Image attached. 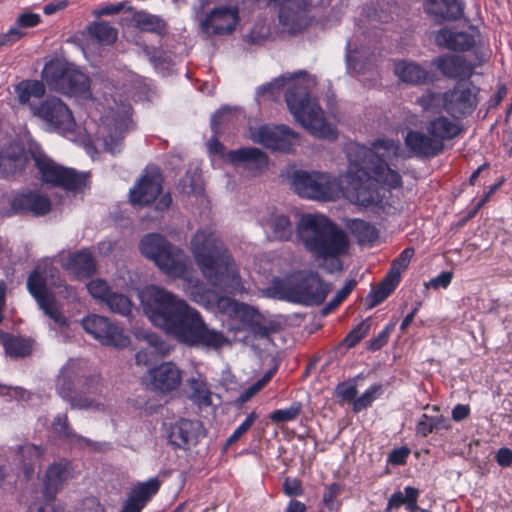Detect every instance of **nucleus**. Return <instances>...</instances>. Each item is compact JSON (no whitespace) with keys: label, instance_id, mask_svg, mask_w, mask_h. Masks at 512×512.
<instances>
[{"label":"nucleus","instance_id":"f257e3e1","mask_svg":"<svg viewBox=\"0 0 512 512\" xmlns=\"http://www.w3.org/2000/svg\"><path fill=\"white\" fill-rule=\"evenodd\" d=\"M140 299L151 322L183 345L217 350L228 342L222 332L206 325L198 310L164 288L149 286Z\"/></svg>","mask_w":512,"mask_h":512},{"label":"nucleus","instance_id":"f03ea898","mask_svg":"<svg viewBox=\"0 0 512 512\" xmlns=\"http://www.w3.org/2000/svg\"><path fill=\"white\" fill-rule=\"evenodd\" d=\"M401 147L397 141L379 139L372 148L358 143H351L346 148L350 168L346 176L350 185L342 196L364 207L380 202V195L375 182H382L392 188L402 183L401 176L392 170L387 162L398 157Z\"/></svg>","mask_w":512,"mask_h":512},{"label":"nucleus","instance_id":"7ed1b4c3","mask_svg":"<svg viewBox=\"0 0 512 512\" xmlns=\"http://www.w3.org/2000/svg\"><path fill=\"white\" fill-rule=\"evenodd\" d=\"M267 228L269 237L277 241L290 240L295 230L300 243L317 259H337L350 247L345 231L322 214H303L295 227L287 215L273 214Z\"/></svg>","mask_w":512,"mask_h":512},{"label":"nucleus","instance_id":"20e7f679","mask_svg":"<svg viewBox=\"0 0 512 512\" xmlns=\"http://www.w3.org/2000/svg\"><path fill=\"white\" fill-rule=\"evenodd\" d=\"M316 85L314 77L306 71H299L293 75H283L273 82L263 85L258 94L265 95L278 88L287 87L285 101L295 120L318 138L334 139L336 133L325 118L324 112L317 100L311 97L310 91Z\"/></svg>","mask_w":512,"mask_h":512},{"label":"nucleus","instance_id":"39448f33","mask_svg":"<svg viewBox=\"0 0 512 512\" xmlns=\"http://www.w3.org/2000/svg\"><path fill=\"white\" fill-rule=\"evenodd\" d=\"M191 247L203 276L215 290L232 294L242 288L236 265L215 231H197Z\"/></svg>","mask_w":512,"mask_h":512},{"label":"nucleus","instance_id":"423d86ee","mask_svg":"<svg viewBox=\"0 0 512 512\" xmlns=\"http://www.w3.org/2000/svg\"><path fill=\"white\" fill-rule=\"evenodd\" d=\"M139 248L142 255L153 260L157 267L169 277H186L188 273L186 255L160 234L145 235L139 243Z\"/></svg>","mask_w":512,"mask_h":512},{"label":"nucleus","instance_id":"0eeeda50","mask_svg":"<svg viewBox=\"0 0 512 512\" xmlns=\"http://www.w3.org/2000/svg\"><path fill=\"white\" fill-rule=\"evenodd\" d=\"M42 78L56 92L85 99L91 98L89 77L72 64L50 61L42 71Z\"/></svg>","mask_w":512,"mask_h":512},{"label":"nucleus","instance_id":"6e6552de","mask_svg":"<svg viewBox=\"0 0 512 512\" xmlns=\"http://www.w3.org/2000/svg\"><path fill=\"white\" fill-rule=\"evenodd\" d=\"M57 274L58 271L54 267L42 268L37 266L28 277L27 288L37 300L40 308L54 321L55 325L64 327L67 325V319L53 295L48 291V285L58 288L62 286V281Z\"/></svg>","mask_w":512,"mask_h":512},{"label":"nucleus","instance_id":"1a4fd4ad","mask_svg":"<svg viewBox=\"0 0 512 512\" xmlns=\"http://www.w3.org/2000/svg\"><path fill=\"white\" fill-rule=\"evenodd\" d=\"M43 183L61 188L67 192L83 193L90 187V174L64 167L42 154H33Z\"/></svg>","mask_w":512,"mask_h":512},{"label":"nucleus","instance_id":"9d476101","mask_svg":"<svg viewBox=\"0 0 512 512\" xmlns=\"http://www.w3.org/2000/svg\"><path fill=\"white\" fill-rule=\"evenodd\" d=\"M294 191L303 198L333 201L344 194L340 181L323 172L297 170L292 176Z\"/></svg>","mask_w":512,"mask_h":512},{"label":"nucleus","instance_id":"9b49d317","mask_svg":"<svg viewBox=\"0 0 512 512\" xmlns=\"http://www.w3.org/2000/svg\"><path fill=\"white\" fill-rule=\"evenodd\" d=\"M331 286L322 281L317 273L299 274L281 290V298L303 305H319L324 302Z\"/></svg>","mask_w":512,"mask_h":512},{"label":"nucleus","instance_id":"f8f14e48","mask_svg":"<svg viewBox=\"0 0 512 512\" xmlns=\"http://www.w3.org/2000/svg\"><path fill=\"white\" fill-rule=\"evenodd\" d=\"M251 139L270 150L280 152H290L300 144V135L286 125H263L251 131Z\"/></svg>","mask_w":512,"mask_h":512},{"label":"nucleus","instance_id":"ddd939ff","mask_svg":"<svg viewBox=\"0 0 512 512\" xmlns=\"http://www.w3.org/2000/svg\"><path fill=\"white\" fill-rule=\"evenodd\" d=\"M81 325L88 334L105 346L122 348L129 344V338L123 329L105 316L88 315L81 321Z\"/></svg>","mask_w":512,"mask_h":512},{"label":"nucleus","instance_id":"4468645a","mask_svg":"<svg viewBox=\"0 0 512 512\" xmlns=\"http://www.w3.org/2000/svg\"><path fill=\"white\" fill-rule=\"evenodd\" d=\"M31 113L51 128L59 131H72L75 126L72 112L57 97L48 98L38 106H31Z\"/></svg>","mask_w":512,"mask_h":512},{"label":"nucleus","instance_id":"2eb2a0df","mask_svg":"<svg viewBox=\"0 0 512 512\" xmlns=\"http://www.w3.org/2000/svg\"><path fill=\"white\" fill-rule=\"evenodd\" d=\"M477 104V94L471 83L457 82L452 89L444 93V110L454 118L471 114Z\"/></svg>","mask_w":512,"mask_h":512},{"label":"nucleus","instance_id":"dca6fc26","mask_svg":"<svg viewBox=\"0 0 512 512\" xmlns=\"http://www.w3.org/2000/svg\"><path fill=\"white\" fill-rule=\"evenodd\" d=\"M478 32L454 31L448 28L439 30L435 35V42L439 47L454 51H467L475 49L479 64L485 61L487 55L480 51Z\"/></svg>","mask_w":512,"mask_h":512},{"label":"nucleus","instance_id":"f3484780","mask_svg":"<svg viewBox=\"0 0 512 512\" xmlns=\"http://www.w3.org/2000/svg\"><path fill=\"white\" fill-rule=\"evenodd\" d=\"M163 178L156 168L146 171L130 191V201L134 205H149L160 195Z\"/></svg>","mask_w":512,"mask_h":512},{"label":"nucleus","instance_id":"a211bd4d","mask_svg":"<svg viewBox=\"0 0 512 512\" xmlns=\"http://www.w3.org/2000/svg\"><path fill=\"white\" fill-rule=\"evenodd\" d=\"M238 9L232 7H219L212 10L201 21V30L207 35H222L231 33L238 23Z\"/></svg>","mask_w":512,"mask_h":512},{"label":"nucleus","instance_id":"6ab92c4d","mask_svg":"<svg viewBox=\"0 0 512 512\" xmlns=\"http://www.w3.org/2000/svg\"><path fill=\"white\" fill-rule=\"evenodd\" d=\"M204 436V429L200 421L180 419L170 427L168 439L174 447L186 450L195 446Z\"/></svg>","mask_w":512,"mask_h":512},{"label":"nucleus","instance_id":"aec40b11","mask_svg":"<svg viewBox=\"0 0 512 512\" xmlns=\"http://www.w3.org/2000/svg\"><path fill=\"white\" fill-rule=\"evenodd\" d=\"M434 65L443 76L465 82L474 72L475 64L468 62L460 55H444L434 60Z\"/></svg>","mask_w":512,"mask_h":512},{"label":"nucleus","instance_id":"412c9836","mask_svg":"<svg viewBox=\"0 0 512 512\" xmlns=\"http://www.w3.org/2000/svg\"><path fill=\"white\" fill-rule=\"evenodd\" d=\"M406 147L416 156L432 158L440 154L444 149L432 134L425 131L410 130L405 137Z\"/></svg>","mask_w":512,"mask_h":512},{"label":"nucleus","instance_id":"4be33fe9","mask_svg":"<svg viewBox=\"0 0 512 512\" xmlns=\"http://www.w3.org/2000/svg\"><path fill=\"white\" fill-rule=\"evenodd\" d=\"M69 477L70 465L65 460H61L48 467L45 475L44 489L41 492L46 504L54 500L59 489Z\"/></svg>","mask_w":512,"mask_h":512},{"label":"nucleus","instance_id":"5701e85b","mask_svg":"<svg viewBox=\"0 0 512 512\" xmlns=\"http://www.w3.org/2000/svg\"><path fill=\"white\" fill-rule=\"evenodd\" d=\"M151 385L154 390L166 393L175 390L181 383V372L171 363H163L150 371Z\"/></svg>","mask_w":512,"mask_h":512},{"label":"nucleus","instance_id":"b1692460","mask_svg":"<svg viewBox=\"0 0 512 512\" xmlns=\"http://www.w3.org/2000/svg\"><path fill=\"white\" fill-rule=\"evenodd\" d=\"M52 207L49 197L38 192L29 191L17 195L12 201V208L17 212L31 213L42 216L50 212Z\"/></svg>","mask_w":512,"mask_h":512},{"label":"nucleus","instance_id":"393cba45","mask_svg":"<svg viewBox=\"0 0 512 512\" xmlns=\"http://www.w3.org/2000/svg\"><path fill=\"white\" fill-rule=\"evenodd\" d=\"M161 482L151 478L136 485L130 492L121 512H141L148 501L159 491Z\"/></svg>","mask_w":512,"mask_h":512},{"label":"nucleus","instance_id":"a878e982","mask_svg":"<svg viewBox=\"0 0 512 512\" xmlns=\"http://www.w3.org/2000/svg\"><path fill=\"white\" fill-rule=\"evenodd\" d=\"M394 73L402 82L411 85H422L432 80L427 69L412 61L400 60L395 62Z\"/></svg>","mask_w":512,"mask_h":512},{"label":"nucleus","instance_id":"bb28decb","mask_svg":"<svg viewBox=\"0 0 512 512\" xmlns=\"http://www.w3.org/2000/svg\"><path fill=\"white\" fill-rule=\"evenodd\" d=\"M425 130L427 133L432 134L444 149V142L457 137L461 133L462 128L458 121L445 116H439L430 120L426 124Z\"/></svg>","mask_w":512,"mask_h":512},{"label":"nucleus","instance_id":"cd10ccee","mask_svg":"<svg viewBox=\"0 0 512 512\" xmlns=\"http://www.w3.org/2000/svg\"><path fill=\"white\" fill-rule=\"evenodd\" d=\"M425 11L439 20H457L463 14L461 0H424Z\"/></svg>","mask_w":512,"mask_h":512},{"label":"nucleus","instance_id":"c85d7f7f","mask_svg":"<svg viewBox=\"0 0 512 512\" xmlns=\"http://www.w3.org/2000/svg\"><path fill=\"white\" fill-rule=\"evenodd\" d=\"M45 86L38 80H24L15 86L18 102L31 111V106H37L32 100L41 99L45 94Z\"/></svg>","mask_w":512,"mask_h":512},{"label":"nucleus","instance_id":"c756f323","mask_svg":"<svg viewBox=\"0 0 512 512\" xmlns=\"http://www.w3.org/2000/svg\"><path fill=\"white\" fill-rule=\"evenodd\" d=\"M71 408L79 410H91L96 412H105L110 403L106 396H94L84 392L69 398Z\"/></svg>","mask_w":512,"mask_h":512},{"label":"nucleus","instance_id":"7c9ffc66","mask_svg":"<svg viewBox=\"0 0 512 512\" xmlns=\"http://www.w3.org/2000/svg\"><path fill=\"white\" fill-rule=\"evenodd\" d=\"M19 454L24 476L29 480L34 475L35 468L40 465L43 450L39 446L26 443L19 447Z\"/></svg>","mask_w":512,"mask_h":512},{"label":"nucleus","instance_id":"2f4dec72","mask_svg":"<svg viewBox=\"0 0 512 512\" xmlns=\"http://www.w3.org/2000/svg\"><path fill=\"white\" fill-rule=\"evenodd\" d=\"M433 410L436 412L435 415L423 414L419 419L416 425L417 435L426 437L432 432L447 430L450 427L449 421L438 414L437 407H434Z\"/></svg>","mask_w":512,"mask_h":512},{"label":"nucleus","instance_id":"473e14b6","mask_svg":"<svg viewBox=\"0 0 512 512\" xmlns=\"http://www.w3.org/2000/svg\"><path fill=\"white\" fill-rule=\"evenodd\" d=\"M228 158L233 164L251 163L257 167L267 164V156L261 150L255 147L240 148L230 151Z\"/></svg>","mask_w":512,"mask_h":512},{"label":"nucleus","instance_id":"72a5a7b5","mask_svg":"<svg viewBox=\"0 0 512 512\" xmlns=\"http://www.w3.org/2000/svg\"><path fill=\"white\" fill-rule=\"evenodd\" d=\"M349 229L360 245H370L379 237L376 227L364 220H352L349 224Z\"/></svg>","mask_w":512,"mask_h":512},{"label":"nucleus","instance_id":"f704fd0d","mask_svg":"<svg viewBox=\"0 0 512 512\" xmlns=\"http://www.w3.org/2000/svg\"><path fill=\"white\" fill-rule=\"evenodd\" d=\"M68 266L78 277L89 276L95 272V262L88 251L71 255Z\"/></svg>","mask_w":512,"mask_h":512},{"label":"nucleus","instance_id":"c9c22d12","mask_svg":"<svg viewBox=\"0 0 512 512\" xmlns=\"http://www.w3.org/2000/svg\"><path fill=\"white\" fill-rule=\"evenodd\" d=\"M133 22L136 27L143 31L164 34L166 32V23L156 15L146 12H137L133 15Z\"/></svg>","mask_w":512,"mask_h":512},{"label":"nucleus","instance_id":"e433bc0d","mask_svg":"<svg viewBox=\"0 0 512 512\" xmlns=\"http://www.w3.org/2000/svg\"><path fill=\"white\" fill-rule=\"evenodd\" d=\"M398 283L388 277L385 278L379 283L376 289H373L366 297L367 307L369 309L374 308L382 301H384L396 288Z\"/></svg>","mask_w":512,"mask_h":512},{"label":"nucleus","instance_id":"4c0bfd02","mask_svg":"<svg viewBox=\"0 0 512 512\" xmlns=\"http://www.w3.org/2000/svg\"><path fill=\"white\" fill-rule=\"evenodd\" d=\"M88 32L93 39L103 45H110L117 39V30L107 22L91 24Z\"/></svg>","mask_w":512,"mask_h":512},{"label":"nucleus","instance_id":"58836bf2","mask_svg":"<svg viewBox=\"0 0 512 512\" xmlns=\"http://www.w3.org/2000/svg\"><path fill=\"white\" fill-rule=\"evenodd\" d=\"M53 430L60 438L68 439L70 441L82 442L90 446L92 441L76 434L70 427L68 417L66 415H59L54 419Z\"/></svg>","mask_w":512,"mask_h":512},{"label":"nucleus","instance_id":"ea45409f","mask_svg":"<svg viewBox=\"0 0 512 512\" xmlns=\"http://www.w3.org/2000/svg\"><path fill=\"white\" fill-rule=\"evenodd\" d=\"M105 304L111 312L121 316L130 315L132 310L131 300L126 295L114 291H112L110 296L107 298Z\"/></svg>","mask_w":512,"mask_h":512},{"label":"nucleus","instance_id":"a19ab883","mask_svg":"<svg viewBox=\"0 0 512 512\" xmlns=\"http://www.w3.org/2000/svg\"><path fill=\"white\" fill-rule=\"evenodd\" d=\"M414 255L413 248L404 249L398 257H396L391 265V268L387 274L388 277L399 283L401 273L408 267L412 257Z\"/></svg>","mask_w":512,"mask_h":512},{"label":"nucleus","instance_id":"79ce46f5","mask_svg":"<svg viewBox=\"0 0 512 512\" xmlns=\"http://www.w3.org/2000/svg\"><path fill=\"white\" fill-rule=\"evenodd\" d=\"M149 343H150V345L148 348L142 349L136 353L135 359H136V363L138 365H148L151 362V360H152L151 356L154 353L159 352L160 354L165 355L169 351L167 348L163 349L162 347H160V348L157 347L158 344H160V346H162L163 343H161L159 341L158 337H156V336H151L149 339Z\"/></svg>","mask_w":512,"mask_h":512},{"label":"nucleus","instance_id":"37998d69","mask_svg":"<svg viewBox=\"0 0 512 512\" xmlns=\"http://www.w3.org/2000/svg\"><path fill=\"white\" fill-rule=\"evenodd\" d=\"M178 190L185 194H197L202 191L200 175L196 172H187L179 181Z\"/></svg>","mask_w":512,"mask_h":512},{"label":"nucleus","instance_id":"c03bdc74","mask_svg":"<svg viewBox=\"0 0 512 512\" xmlns=\"http://www.w3.org/2000/svg\"><path fill=\"white\" fill-rule=\"evenodd\" d=\"M6 353L13 357H24L31 351L29 343L19 337H11L4 342Z\"/></svg>","mask_w":512,"mask_h":512},{"label":"nucleus","instance_id":"a18cd8bd","mask_svg":"<svg viewBox=\"0 0 512 512\" xmlns=\"http://www.w3.org/2000/svg\"><path fill=\"white\" fill-rule=\"evenodd\" d=\"M87 289L90 295L101 303H105L107 298L112 293L108 283L99 278L89 281L87 283Z\"/></svg>","mask_w":512,"mask_h":512},{"label":"nucleus","instance_id":"49530a36","mask_svg":"<svg viewBox=\"0 0 512 512\" xmlns=\"http://www.w3.org/2000/svg\"><path fill=\"white\" fill-rule=\"evenodd\" d=\"M301 410L302 404L300 402H293L288 408L273 411L270 414V419L276 423L288 422L296 419Z\"/></svg>","mask_w":512,"mask_h":512},{"label":"nucleus","instance_id":"de8ad7c7","mask_svg":"<svg viewBox=\"0 0 512 512\" xmlns=\"http://www.w3.org/2000/svg\"><path fill=\"white\" fill-rule=\"evenodd\" d=\"M417 102L424 110L444 109V93L440 94L427 90L418 98Z\"/></svg>","mask_w":512,"mask_h":512},{"label":"nucleus","instance_id":"09e8293b","mask_svg":"<svg viewBox=\"0 0 512 512\" xmlns=\"http://www.w3.org/2000/svg\"><path fill=\"white\" fill-rule=\"evenodd\" d=\"M371 321L369 318L363 320L356 328H354L344 339L347 347L351 348L358 344L369 332Z\"/></svg>","mask_w":512,"mask_h":512},{"label":"nucleus","instance_id":"8fccbe9b","mask_svg":"<svg viewBox=\"0 0 512 512\" xmlns=\"http://www.w3.org/2000/svg\"><path fill=\"white\" fill-rule=\"evenodd\" d=\"M82 392L94 396H105V387L99 375H90L84 378Z\"/></svg>","mask_w":512,"mask_h":512},{"label":"nucleus","instance_id":"3c124183","mask_svg":"<svg viewBox=\"0 0 512 512\" xmlns=\"http://www.w3.org/2000/svg\"><path fill=\"white\" fill-rule=\"evenodd\" d=\"M381 392L382 386L380 384L372 385L362 396L354 401V411L359 412L367 408Z\"/></svg>","mask_w":512,"mask_h":512},{"label":"nucleus","instance_id":"603ef678","mask_svg":"<svg viewBox=\"0 0 512 512\" xmlns=\"http://www.w3.org/2000/svg\"><path fill=\"white\" fill-rule=\"evenodd\" d=\"M218 309L225 314L232 315L240 312L247 313L250 308L242 303H239L229 297H221L217 301Z\"/></svg>","mask_w":512,"mask_h":512},{"label":"nucleus","instance_id":"864d4df0","mask_svg":"<svg viewBox=\"0 0 512 512\" xmlns=\"http://www.w3.org/2000/svg\"><path fill=\"white\" fill-rule=\"evenodd\" d=\"M56 387L59 395L69 402V398L73 397L74 382L68 371H61L57 378Z\"/></svg>","mask_w":512,"mask_h":512},{"label":"nucleus","instance_id":"5fc2aeb1","mask_svg":"<svg viewBox=\"0 0 512 512\" xmlns=\"http://www.w3.org/2000/svg\"><path fill=\"white\" fill-rule=\"evenodd\" d=\"M191 398L199 404L210 405L211 395L206 385L198 380H192L190 383Z\"/></svg>","mask_w":512,"mask_h":512},{"label":"nucleus","instance_id":"6e6d98bb","mask_svg":"<svg viewBox=\"0 0 512 512\" xmlns=\"http://www.w3.org/2000/svg\"><path fill=\"white\" fill-rule=\"evenodd\" d=\"M342 492V486L338 483H332L328 485L323 493V503L324 505L333 510L338 506L337 497Z\"/></svg>","mask_w":512,"mask_h":512},{"label":"nucleus","instance_id":"4d7b16f0","mask_svg":"<svg viewBox=\"0 0 512 512\" xmlns=\"http://www.w3.org/2000/svg\"><path fill=\"white\" fill-rule=\"evenodd\" d=\"M123 133L124 130L120 126H115L113 131L108 127V137L104 138L105 148L111 153H116L119 150Z\"/></svg>","mask_w":512,"mask_h":512},{"label":"nucleus","instance_id":"13d9d810","mask_svg":"<svg viewBox=\"0 0 512 512\" xmlns=\"http://www.w3.org/2000/svg\"><path fill=\"white\" fill-rule=\"evenodd\" d=\"M409 489H415L414 487L408 486L405 488V494L401 491L394 492L388 500L387 511L392 509H397L401 505H406L408 508L409 505Z\"/></svg>","mask_w":512,"mask_h":512},{"label":"nucleus","instance_id":"bf43d9fd","mask_svg":"<svg viewBox=\"0 0 512 512\" xmlns=\"http://www.w3.org/2000/svg\"><path fill=\"white\" fill-rule=\"evenodd\" d=\"M358 391L354 384L343 382L337 385L336 394L344 401L353 402L357 399Z\"/></svg>","mask_w":512,"mask_h":512},{"label":"nucleus","instance_id":"052dcab7","mask_svg":"<svg viewBox=\"0 0 512 512\" xmlns=\"http://www.w3.org/2000/svg\"><path fill=\"white\" fill-rule=\"evenodd\" d=\"M256 419L257 415L254 412L250 413L245 419V421L228 438L227 444L231 445L234 442H236L241 436H243L251 428Z\"/></svg>","mask_w":512,"mask_h":512},{"label":"nucleus","instance_id":"680f3d73","mask_svg":"<svg viewBox=\"0 0 512 512\" xmlns=\"http://www.w3.org/2000/svg\"><path fill=\"white\" fill-rule=\"evenodd\" d=\"M357 282L355 279H350L346 282L344 287L337 292L336 296L329 302L327 309L336 308L355 288Z\"/></svg>","mask_w":512,"mask_h":512},{"label":"nucleus","instance_id":"e2e57ef3","mask_svg":"<svg viewBox=\"0 0 512 512\" xmlns=\"http://www.w3.org/2000/svg\"><path fill=\"white\" fill-rule=\"evenodd\" d=\"M283 491L288 496H300L303 494L301 483L297 479L286 478L283 483Z\"/></svg>","mask_w":512,"mask_h":512},{"label":"nucleus","instance_id":"0e129e2a","mask_svg":"<svg viewBox=\"0 0 512 512\" xmlns=\"http://www.w3.org/2000/svg\"><path fill=\"white\" fill-rule=\"evenodd\" d=\"M452 280V273L451 272H442L437 277L431 279L427 284L426 287H431L434 289H438L440 287L446 288Z\"/></svg>","mask_w":512,"mask_h":512},{"label":"nucleus","instance_id":"69168bd1","mask_svg":"<svg viewBox=\"0 0 512 512\" xmlns=\"http://www.w3.org/2000/svg\"><path fill=\"white\" fill-rule=\"evenodd\" d=\"M389 332L390 326H388L385 330L380 332L376 337L372 338L368 342V348L372 351H376L382 348L388 341Z\"/></svg>","mask_w":512,"mask_h":512},{"label":"nucleus","instance_id":"338daca9","mask_svg":"<svg viewBox=\"0 0 512 512\" xmlns=\"http://www.w3.org/2000/svg\"><path fill=\"white\" fill-rule=\"evenodd\" d=\"M23 32L19 28H11L7 33L0 34V47L11 45L23 36Z\"/></svg>","mask_w":512,"mask_h":512},{"label":"nucleus","instance_id":"774afa93","mask_svg":"<svg viewBox=\"0 0 512 512\" xmlns=\"http://www.w3.org/2000/svg\"><path fill=\"white\" fill-rule=\"evenodd\" d=\"M410 450L406 447L393 450L389 455V462L393 465H403L406 462Z\"/></svg>","mask_w":512,"mask_h":512}]
</instances>
